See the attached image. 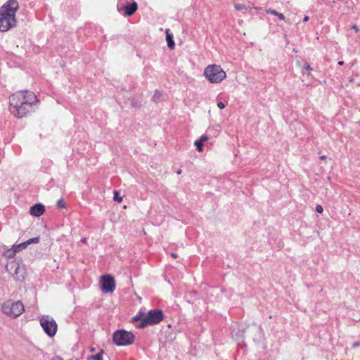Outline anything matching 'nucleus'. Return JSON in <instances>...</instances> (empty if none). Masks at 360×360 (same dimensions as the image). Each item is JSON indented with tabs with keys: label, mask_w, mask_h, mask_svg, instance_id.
<instances>
[{
	"label": "nucleus",
	"mask_w": 360,
	"mask_h": 360,
	"mask_svg": "<svg viewBox=\"0 0 360 360\" xmlns=\"http://www.w3.org/2000/svg\"><path fill=\"white\" fill-rule=\"evenodd\" d=\"M40 105V100L34 92L29 90L18 91L9 97V112L18 119L27 118L34 113Z\"/></svg>",
	"instance_id": "nucleus-1"
},
{
	"label": "nucleus",
	"mask_w": 360,
	"mask_h": 360,
	"mask_svg": "<svg viewBox=\"0 0 360 360\" xmlns=\"http://www.w3.org/2000/svg\"><path fill=\"white\" fill-rule=\"evenodd\" d=\"M19 8L16 0H8L0 9V32H6L16 25L15 13Z\"/></svg>",
	"instance_id": "nucleus-2"
},
{
	"label": "nucleus",
	"mask_w": 360,
	"mask_h": 360,
	"mask_svg": "<svg viewBox=\"0 0 360 360\" xmlns=\"http://www.w3.org/2000/svg\"><path fill=\"white\" fill-rule=\"evenodd\" d=\"M206 79L213 84L222 82L226 77V72L219 65L212 64L207 65L204 70Z\"/></svg>",
	"instance_id": "nucleus-3"
},
{
	"label": "nucleus",
	"mask_w": 360,
	"mask_h": 360,
	"mask_svg": "<svg viewBox=\"0 0 360 360\" xmlns=\"http://www.w3.org/2000/svg\"><path fill=\"white\" fill-rule=\"evenodd\" d=\"M1 310L8 316L16 318L24 312L25 308L21 301L13 302L7 300L3 303Z\"/></svg>",
	"instance_id": "nucleus-4"
},
{
	"label": "nucleus",
	"mask_w": 360,
	"mask_h": 360,
	"mask_svg": "<svg viewBox=\"0 0 360 360\" xmlns=\"http://www.w3.org/2000/svg\"><path fill=\"white\" fill-rule=\"evenodd\" d=\"M163 313L161 310L155 309L150 310L146 316L141 319V323L139 328H143L148 325H153L160 323L163 319ZM141 318L135 316L134 321L140 320Z\"/></svg>",
	"instance_id": "nucleus-5"
},
{
	"label": "nucleus",
	"mask_w": 360,
	"mask_h": 360,
	"mask_svg": "<svg viewBox=\"0 0 360 360\" xmlns=\"http://www.w3.org/2000/svg\"><path fill=\"white\" fill-rule=\"evenodd\" d=\"M113 340L117 345L127 346L134 342V335L131 332L119 330L114 333Z\"/></svg>",
	"instance_id": "nucleus-6"
},
{
	"label": "nucleus",
	"mask_w": 360,
	"mask_h": 360,
	"mask_svg": "<svg viewBox=\"0 0 360 360\" xmlns=\"http://www.w3.org/2000/svg\"><path fill=\"white\" fill-rule=\"evenodd\" d=\"M39 322L44 332L49 336L53 337L56 335L58 330V325L53 319L49 316H44L40 319Z\"/></svg>",
	"instance_id": "nucleus-7"
},
{
	"label": "nucleus",
	"mask_w": 360,
	"mask_h": 360,
	"mask_svg": "<svg viewBox=\"0 0 360 360\" xmlns=\"http://www.w3.org/2000/svg\"><path fill=\"white\" fill-rule=\"evenodd\" d=\"M101 288L103 292H112L115 289V281L111 275H104L101 277Z\"/></svg>",
	"instance_id": "nucleus-8"
},
{
	"label": "nucleus",
	"mask_w": 360,
	"mask_h": 360,
	"mask_svg": "<svg viewBox=\"0 0 360 360\" xmlns=\"http://www.w3.org/2000/svg\"><path fill=\"white\" fill-rule=\"evenodd\" d=\"M45 212L44 206L41 203L34 205L30 207V214L34 217H40Z\"/></svg>",
	"instance_id": "nucleus-9"
},
{
	"label": "nucleus",
	"mask_w": 360,
	"mask_h": 360,
	"mask_svg": "<svg viewBox=\"0 0 360 360\" xmlns=\"http://www.w3.org/2000/svg\"><path fill=\"white\" fill-rule=\"evenodd\" d=\"M137 9L138 4L136 2H133L130 4H127L124 6V15L127 16H131L137 11Z\"/></svg>",
	"instance_id": "nucleus-10"
},
{
	"label": "nucleus",
	"mask_w": 360,
	"mask_h": 360,
	"mask_svg": "<svg viewBox=\"0 0 360 360\" xmlns=\"http://www.w3.org/2000/svg\"><path fill=\"white\" fill-rule=\"evenodd\" d=\"M39 242V237H35L29 239L28 240L21 243L18 244L15 249L17 250V251L20 250L21 249L26 248L28 245L31 243H38Z\"/></svg>",
	"instance_id": "nucleus-11"
},
{
	"label": "nucleus",
	"mask_w": 360,
	"mask_h": 360,
	"mask_svg": "<svg viewBox=\"0 0 360 360\" xmlns=\"http://www.w3.org/2000/svg\"><path fill=\"white\" fill-rule=\"evenodd\" d=\"M166 39H167V45H168V47L170 49H173L174 48V41L173 40V37L172 35L169 32V30H166Z\"/></svg>",
	"instance_id": "nucleus-12"
},
{
	"label": "nucleus",
	"mask_w": 360,
	"mask_h": 360,
	"mask_svg": "<svg viewBox=\"0 0 360 360\" xmlns=\"http://www.w3.org/2000/svg\"><path fill=\"white\" fill-rule=\"evenodd\" d=\"M265 12L266 13L277 16L281 20H285V19L283 14L279 13L278 12H277L276 11H275L274 9L268 8V9L265 10Z\"/></svg>",
	"instance_id": "nucleus-13"
},
{
	"label": "nucleus",
	"mask_w": 360,
	"mask_h": 360,
	"mask_svg": "<svg viewBox=\"0 0 360 360\" xmlns=\"http://www.w3.org/2000/svg\"><path fill=\"white\" fill-rule=\"evenodd\" d=\"M103 351L101 350L99 353L88 357L87 360H103Z\"/></svg>",
	"instance_id": "nucleus-14"
},
{
	"label": "nucleus",
	"mask_w": 360,
	"mask_h": 360,
	"mask_svg": "<svg viewBox=\"0 0 360 360\" xmlns=\"http://www.w3.org/2000/svg\"><path fill=\"white\" fill-rule=\"evenodd\" d=\"M113 195V199L115 201H117L119 203H120L122 201L123 198L122 197L119 196V192L117 191H114Z\"/></svg>",
	"instance_id": "nucleus-15"
},
{
	"label": "nucleus",
	"mask_w": 360,
	"mask_h": 360,
	"mask_svg": "<svg viewBox=\"0 0 360 360\" xmlns=\"http://www.w3.org/2000/svg\"><path fill=\"white\" fill-rule=\"evenodd\" d=\"M194 144L196 146L198 151H203V143L200 142L199 140H197L195 141Z\"/></svg>",
	"instance_id": "nucleus-16"
},
{
	"label": "nucleus",
	"mask_w": 360,
	"mask_h": 360,
	"mask_svg": "<svg viewBox=\"0 0 360 360\" xmlns=\"http://www.w3.org/2000/svg\"><path fill=\"white\" fill-rule=\"evenodd\" d=\"M234 7L238 11H241V10H243V9H247V6L245 5L241 4H235Z\"/></svg>",
	"instance_id": "nucleus-17"
},
{
	"label": "nucleus",
	"mask_w": 360,
	"mask_h": 360,
	"mask_svg": "<svg viewBox=\"0 0 360 360\" xmlns=\"http://www.w3.org/2000/svg\"><path fill=\"white\" fill-rule=\"evenodd\" d=\"M16 252H17V250H15V249H14L13 250H8L6 253L7 257L8 258L13 257L15 255Z\"/></svg>",
	"instance_id": "nucleus-18"
},
{
	"label": "nucleus",
	"mask_w": 360,
	"mask_h": 360,
	"mask_svg": "<svg viewBox=\"0 0 360 360\" xmlns=\"http://www.w3.org/2000/svg\"><path fill=\"white\" fill-rule=\"evenodd\" d=\"M57 206L59 207V208H64L65 207V202L60 199L59 200L58 202H57Z\"/></svg>",
	"instance_id": "nucleus-19"
},
{
	"label": "nucleus",
	"mask_w": 360,
	"mask_h": 360,
	"mask_svg": "<svg viewBox=\"0 0 360 360\" xmlns=\"http://www.w3.org/2000/svg\"><path fill=\"white\" fill-rule=\"evenodd\" d=\"M208 139H208V137H207V135H202V136H200V138L199 141H200V142H202V143H204V142H205V141H208Z\"/></svg>",
	"instance_id": "nucleus-20"
},
{
	"label": "nucleus",
	"mask_w": 360,
	"mask_h": 360,
	"mask_svg": "<svg viewBox=\"0 0 360 360\" xmlns=\"http://www.w3.org/2000/svg\"><path fill=\"white\" fill-rule=\"evenodd\" d=\"M316 211L318 212V213H320L321 214L323 212V209L321 205H318L316 206Z\"/></svg>",
	"instance_id": "nucleus-21"
},
{
	"label": "nucleus",
	"mask_w": 360,
	"mask_h": 360,
	"mask_svg": "<svg viewBox=\"0 0 360 360\" xmlns=\"http://www.w3.org/2000/svg\"><path fill=\"white\" fill-rule=\"evenodd\" d=\"M351 29L354 30L356 32H359V31L356 25H352L351 26Z\"/></svg>",
	"instance_id": "nucleus-22"
},
{
	"label": "nucleus",
	"mask_w": 360,
	"mask_h": 360,
	"mask_svg": "<svg viewBox=\"0 0 360 360\" xmlns=\"http://www.w3.org/2000/svg\"><path fill=\"white\" fill-rule=\"evenodd\" d=\"M217 106L220 108V109H224L225 108V105L223 102H219L217 103Z\"/></svg>",
	"instance_id": "nucleus-23"
},
{
	"label": "nucleus",
	"mask_w": 360,
	"mask_h": 360,
	"mask_svg": "<svg viewBox=\"0 0 360 360\" xmlns=\"http://www.w3.org/2000/svg\"><path fill=\"white\" fill-rule=\"evenodd\" d=\"M304 68L308 71H311L312 70L310 65L307 63L304 65Z\"/></svg>",
	"instance_id": "nucleus-24"
},
{
	"label": "nucleus",
	"mask_w": 360,
	"mask_h": 360,
	"mask_svg": "<svg viewBox=\"0 0 360 360\" xmlns=\"http://www.w3.org/2000/svg\"><path fill=\"white\" fill-rule=\"evenodd\" d=\"M81 241L84 243V244H86L87 243V239L86 238H82L81 239Z\"/></svg>",
	"instance_id": "nucleus-25"
},
{
	"label": "nucleus",
	"mask_w": 360,
	"mask_h": 360,
	"mask_svg": "<svg viewBox=\"0 0 360 360\" xmlns=\"http://www.w3.org/2000/svg\"><path fill=\"white\" fill-rule=\"evenodd\" d=\"M171 256H172V257H173L174 259H176V258H177V257H178V255H177V254H176V253H172V254H171Z\"/></svg>",
	"instance_id": "nucleus-26"
},
{
	"label": "nucleus",
	"mask_w": 360,
	"mask_h": 360,
	"mask_svg": "<svg viewBox=\"0 0 360 360\" xmlns=\"http://www.w3.org/2000/svg\"><path fill=\"white\" fill-rule=\"evenodd\" d=\"M359 345H360V344L358 342H355L353 343V347H358Z\"/></svg>",
	"instance_id": "nucleus-27"
},
{
	"label": "nucleus",
	"mask_w": 360,
	"mask_h": 360,
	"mask_svg": "<svg viewBox=\"0 0 360 360\" xmlns=\"http://www.w3.org/2000/svg\"><path fill=\"white\" fill-rule=\"evenodd\" d=\"M309 16H305L303 19V22H307L309 20Z\"/></svg>",
	"instance_id": "nucleus-28"
},
{
	"label": "nucleus",
	"mask_w": 360,
	"mask_h": 360,
	"mask_svg": "<svg viewBox=\"0 0 360 360\" xmlns=\"http://www.w3.org/2000/svg\"><path fill=\"white\" fill-rule=\"evenodd\" d=\"M343 64H344V61H342V60H340L338 62L339 65H342Z\"/></svg>",
	"instance_id": "nucleus-29"
},
{
	"label": "nucleus",
	"mask_w": 360,
	"mask_h": 360,
	"mask_svg": "<svg viewBox=\"0 0 360 360\" xmlns=\"http://www.w3.org/2000/svg\"><path fill=\"white\" fill-rule=\"evenodd\" d=\"M320 158H321V160H326V155H322V156H321V157H320Z\"/></svg>",
	"instance_id": "nucleus-30"
},
{
	"label": "nucleus",
	"mask_w": 360,
	"mask_h": 360,
	"mask_svg": "<svg viewBox=\"0 0 360 360\" xmlns=\"http://www.w3.org/2000/svg\"><path fill=\"white\" fill-rule=\"evenodd\" d=\"M176 172H177L178 174H181V169H179Z\"/></svg>",
	"instance_id": "nucleus-31"
},
{
	"label": "nucleus",
	"mask_w": 360,
	"mask_h": 360,
	"mask_svg": "<svg viewBox=\"0 0 360 360\" xmlns=\"http://www.w3.org/2000/svg\"><path fill=\"white\" fill-rule=\"evenodd\" d=\"M256 10H260L261 8H255Z\"/></svg>",
	"instance_id": "nucleus-32"
}]
</instances>
